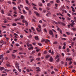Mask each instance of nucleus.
I'll use <instances>...</instances> for the list:
<instances>
[{
	"instance_id": "obj_19",
	"label": "nucleus",
	"mask_w": 76,
	"mask_h": 76,
	"mask_svg": "<svg viewBox=\"0 0 76 76\" xmlns=\"http://www.w3.org/2000/svg\"><path fill=\"white\" fill-rule=\"evenodd\" d=\"M58 24H59V25H61L62 22H61L59 21H58Z\"/></svg>"
},
{
	"instance_id": "obj_25",
	"label": "nucleus",
	"mask_w": 76,
	"mask_h": 76,
	"mask_svg": "<svg viewBox=\"0 0 76 76\" xmlns=\"http://www.w3.org/2000/svg\"><path fill=\"white\" fill-rule=\"evenodd\" d=\"M28 37L29 38H31L32 37V35H31V34H30L29 36H28Z\"/></svg>"
},
{
	"instance_id": "obj_59",
	"label": "nucleus",
	"mask_w": 76,
	"mask_h": 76,
	"mask_svg": "<svg viewBox=\"0 0 76 76\" xmlns=\"http://www.w3.org/2000/svg\"><path fill=\"white\" fill-rule=\"evenodd\" d=\"M0 57H1L2 58H3V55H0Z\"/></svg>"
},
{
	"instance_id": "obj_36",
	"label": "nucleus",
	"mask_w": 76,
	"mask_h": 76,
	"mask_svg": "<svg viewBox=\"0 0 76 76\" xmlns=\"http://www.w3.org/2000/svg\"><path fill=\"white\" fill-rule=\"evenodd\" d=\"M7 16H11V15L10 13L7 14Z\"/></svg>"
},
{
	"instance_id": "obj_38",
	"label": "nucleus",
	"mask_w": 76,
	"mask_h": 76,
	"mask_svg": "<svg viewBox=\"0 0 76 76\" xmlns=\"http://www.w3.org/2000/svg\"><path fill=\"white\" fill-rule=\"evenodd\" d=\"M51 55L52 56H53L54 55V52L53 51V50H52L51 52Z\"/></svg>"
},
{
	"instance_id": "obj_61",
	"label": "nucleus",
	"mask_w": 76,
	"mask_h": 76,
	"mask_svg": "<svg viewBox=\"0 0 76 76\" xmlns=\"http://www.w3.org/2000/svg\"><path fill=\"white\" fill-rule=\"evenodd\" d=\"M19 50H20V51H22V50H23V49H22V48H19Z\"/></svg>"
},
{
	"instance_id": "obj_55",
	"label": "nucleus",
	"mask_w": 76,
	"mask_h": 76,
	"mask_svg": "<svg viewBox=\"0 0 76 76\" xmlns=\"http://www.w3.org/2000/svg\"><path fill=\"white\" fill-rule=\"evenodd\" d=\"M2 26L3 28H6V26Z\"/></svg>"
},
{
	"instance_id": "obj_3",
	"label": "nucleus",
	"mask_w": 76,
	"mask_h": 76,
	"mask_svg": "<svg viewBox=\"0 0 76 76\" xmlns=\"http://www.w3.org/2000/svg\"><path fill=\"white\" fill-rule=\"evenodd\" d=\"M71 23H70L69 25L71 26V27H73V26L75 25V23L74 22V21L73 20H72L71 21Z\"/></svg>"
},
{
	"instance_id": "obj_7",
	"label": "nucleus",
	"mask_w": 76,
	"mask_h": 76,
	"mask_svg": "<svg viewBox=\"0 0 76 76\" xmlns=\"http://www.w3.org/2000/svg\"><path fill=\"white\" fill-rule=\"evenodd\" d=\"M36 69H37V70H36L37 72H39L41 71V70H40V68L37 67L36 68Z\"/></svg>"
},
{
	"instance_id": "obj_54",
	"label": "nucleus",
	"mask_w": 76,
	"mask_h": 76,
	"mask_svg": "<svg viewBox=\"0 0 76 76\" xmlns=\"http://www.w3.org/2000/svg\"><path fill=\"white\" fill-rule=\"evenodd\" d=\"M38 27L40 28V29H41V25H39L38 26Z\"/></svg>"
},
{
	"instance_id": "obj_57",
	"label": "nucleus",
	"mask_w": 76,
	"mask_h": 76,
	"mask_svg": "<svg viewBox=\"0 0 76 76\" xmlns=\"http://www.w3.org/2000/svg\"><path fill=\"white\" fill-rule=\"evenodd\" d=\"M39 10H40V11H42V8H39Z\"/></svg>"
},
{
	"instance_id": "obj_33",
	"label": "nucleus",
	"mask_w": 76,
	"mask_h": 76,
	"mask_svg": "<svg viewBox=\"0 0 76 76\" xmlns=\"http://www.w3.org/2000/svg\"><path fill=\"white\" fill-rule=\"evenodd\" d=\"M26 0V2L27 3V4H28V3H29V1H28V0Z\"/></svg>"
},
{
	"instance_id": "obj_56",
	"label": "nucleus",
	"mask_w": 76,
	"mask_h": 76,
	"mask_svg": "<svg viewBox=\"0 0 76 76\" xmlns=\"http://www.w3.org/2000/svg\"><path fill=\"white\" fill-rule=\"evenodd\" d=\"M12 9L14 10H16V7H13Z\"/></svg>"
},
{
	"instance_id": "obj_29",
	"label": "nucleus",
	"mask_w": 76,
	"mask_h": 76,
	"mask_svg": "<svg viewBox=\"0 0 76 76\" xmlns=\"http://www.w3.org/2000/svg\"><path fill=\"white\" fill-rule=\"evenodd\" d=\"M33 8L34 9H35V10H37V7H33Z\"/></svg>"
},
{
	"instance_id": "obj_48",
	"label": "nucleus",
	"mask_w": 76,
	"mask_h": 76,
	"mask_svg": "<svg viewBox=\"0 0 76 76\" xmlns=\"http://www.w3.org/2000/svg\"><path fill=\"white\" fill-rule=\"evenodd\" d=\"M23 13L24 14H26V12L24 10H23Z\"/></svg>"
},
{
	"instance_id": "obj_4",
	"label": "nucleus",
	"mask_w": 76,
	"mask_h": 76,
	"mask_svg": "<svg viewBox=\"0 0 76 76\" xmlns=\"http://www.w3.org/2000/svg\"><path fill=\"white\" fill-rule=\"evenodd\" d=\"M15 65L17 69H19V64L18 63L17 61L15 62Z\"/></svg>"
},
{
	"instance_id": "obj_11",
	"label": "nucleus",
	"mask_w": 76,
	"mask_h": 76,
	"mask_svg": "<svg viewBox=\"0 0 76 76\" xmlns=\"http://www.w3.org/2000/svg\"><path fill=\"white\" fill-rule=\"evenodd\" d=\"M33 49H34V47H33L28 48V50H33Z\"/></svg>"
},
{
	"instance_id": "obj_15",
	"label": "nucleus",
	"mask_w": 76,
	"mask_h": 76,
	"mask_svg": "<svg viewBox=\"0 0 76 76\" xmlns=\"http://www.w3.org/2000/svg\"><path fill=\"white\" fill-rule=\"evenodd\" d=\"M50 57V55H48L46 56V57L47 58H48Z\"/></svg>"
},
{
	"instance_id": "obj_18",
	"label": "nucleus",
	"mask_w": 76,
	"mask_h": 76,
	"mask_svg": "<svg viewBox=\"0 0 76 76\" xmlns=\"http://www.w3.org/2000/svg\"><path fill=\"white\" fill-rule=\"evenodd\" d=\"M20 18H17L16 19H15V21H18V20H20Z\"/></svg>"
},
{
	"instance_id": "obj_16",
	"label": "nucleus",
	"mask_w": 76,
	"mask_h": 76,
	"mask_svg": "<svg viewBox=\"0 0 76 76\" xmlns=\"http://www.w3.org/2000/svg\"><path fill=\"white\" fill-rule=\"evenodd\" d=\"M71 44H72L71 46L72 47H73V45H74L75 43L73 42H72L71 43Z\"/></svg>"
},
{
	"instance_id": "obj_1",
	"label": "nucleus",
	"mask_w": 76,
	"mask_h": 76,
	"mask_svg": "<svg viewBox=\"0 0 76 76\" xmlns=\"http://www.w3.org/2000/svg\"><path fill=\"white\" fill-rule=\"evenodd\" d=\"M44 41L45 42V43H46V44H48V42H50V40L48 39H46V40H44V39L42 40V41H41V42H44Z\"/></svg>"
},
{
	"instance_id": "obj_42",
	"label": "nucleus",
	"mask_w": 76,
	"mask_h": 76,
	"mask_svg": "<svg viewBox=\"0 0 76 76\" xmlns=\"http://www.w3.org/2000/svg\"><path fill=\"white\" fill-rule=\"evenodd\" d=\"M25 23L26 26H28V22H27V21H26Z\"/></svg>"
},
{
	"instance_id": "obj_28",
	"label": "nucleus",
	"mask_w": 76,
	"mask_h": 76,
	"mask_svg": "<svg viewBox=\"0 0 76 76\" xmlns=\"http://www.w3.org/2000/svg\"><path fill=\"white\" fill-rule=\"evenodd\" d=\"M25 9L27 10H29V8L26 7H25Z\"/></svg>"
},
{
	"instance_id": "obj_2",
	"label": "nucleus",
	"mask_w": 76,
	"mask_h": 76,
	"mask_svg": "<svg viewBox=\"0 0 76 76\" xmlns=\"http://www.w3.org/2000/svg\"><path fill=\"white\" fill-rule=\"evenodd\" d=\"M49 33L50 35H52V37H54V34H53V31H52V30H49Z\"/></svg>"
},
{
	"instance_id": "obj_6",
	"label": "nucleus",
	"mask_w": 76,
	"mask_h": 76,
	"mask_svg": "<svg viewBox=\"0 0 76 76\" xmlns=\"http://www.w3.org/2000/svg\"><path fill=\"white\" fill-rule=\"evenodd\" d=\"M36 29L38 32H39L41 31V28H36Z\"/></svg>"
},
{
	"instance_id": "obj_37",
	"label": "nucleus",
	"mask_w": 76,
	"mask_h": 76,
	"mask_svg": "<svg viewBox=\"0 0 76 76\" xmlns=\"http://www.w3.org/2000/svg\"><path fill=\"white\" fill-rule=\"evenodd\" d=\"M61 25H62V26H65V24H64V23H63L62 22Z\"/></svg>"
},
{
	"instance_id": "obj_22",
	"label": "nucleus",
	"mask_w": 76,
	"mask_h": 76,
	"mask_svg": "<svg viewBox=\"0 0 76 76\" xmlns=\"http://www.w3.org/2000/svg\"><path fill=\"white\" fill-rule=\"evenodd\" d=\"M12 58H13V59L14 58H16V56L12 55Z\"/></svg>"
},
{
	"instance_id": "obj_24",
	"label": "nucleus",
	"mask_w": 76,
	"mask_h": 76,
	"mask_svg": "<svg viewBox=\"0 0 76 76\" xmlns=\"http://www.w3.org/2000/svg\"><path fill=\"white\" fill-rule=\"evenodd\" d=\"M58 58H59V56L57 55L56 56V57L55 58V59L56 60V59H57Z\"/></svg>"
},
{
	"instance_id": "obj_62",
	"label": "nucleus",
	"mask_w": 76,
	"mask_h": 76,
	"mask_svg": "<svg viewBox=\"0 0 76 76\" xmlns=\"http://www.w3.org/2000/svg\"><path fill=\"white\" fill-rule=\"evenodd\" d=\"M39 51V49H37L36 50V51L37 52H38Z\"/></svg>"
},
{
	"instance_id": "obj_32",
	"label": "nucleus",
	"mask_w": 76,
	"mask_h": 76,
	"mask_svg": "<svg viewBox=\"0 0 76 76\" xmlns=\"http://www.w3.org/2000/svg\"><path fill=\"white\" fill-rule=\"evenodd\" d=\"M38 45H39V46H42V44L41 43H38Z\"/></svg>"
},
{
	"instance_id": "obj_21",
	"label": "nucleus",
	"mask_w": 76,
	"mask_h": 76,
	"mask_svg": "<svg viewBox=\"0 0 76 76\" xmlns=\"http://www.w3.org/2000/svg\"><path fill=\"white\" fill-rule=\"evenodd\" d=\"M22 21L23 23H25L26 22V20L25 19H23L22 20Z\"/></svg>"
},
{
	"instance_id": "obj_41",
	"label": "nucleus",
	"mask_w": 76,
	"mask_h": 76,
	"mask_svg": "<svg viewBox=\"0 0 76 76\" xmlns=\"http://www.w3.org/2000/svg\"><path fill=\"white\" fill-rule=\"evenodd\" d=\"M17 24H19V25H22V23H21L17 22Z\"/></svg>"
},
{
	"instance_id": "obj_39",
	"label": "nucleus",
	"mask_w": 76,
	"mask_h": 76,
	"mask_svg": "<svg viewBox=\"0 0 76 76\" xmlns=\"http://www.w3.org/2000/svg\"><path fill=\"white\" fill-rule=\"evenodd\" d=\"M72 60V58H69V59H68V61H71Z\"/></svg>"
},
{
	"instance_id": "obj_31",
	"label": "nucleus",
	"mask_w": 76,
	"mask_h": 76,
	"mask_svg": "<svg viewBox=\"0 0 76 76\" xmlns=\"http://www.w3.org/2000/svg\"><path fill=\"white\" fill-rule=\"evenodd\" d=\"M36 60L37 61H39L40 60V58H37L36 59Z\"/></svg>"
},
{
	"instance_id": "obj_52",
	"label": "nucleus",
	"mask_w": 76,
	"mask_h": 76,
	"mask_svg": "<svg viewBox=\"0 0 76 76\" xmlns=\"http://www.w3.org/2000/svg\"><path fill=\"white\" fill-rule=\"evenodd\" d=\"M44 31L45 32H46V33H47V31L46 29H44Z\"/></svg>"
},
{
	"instance_id": "obj_34",
	"label": "nucleus",
	"mask_w": 76,
	"mask_h": 76,
	"mask_svg": "<svg viewBox=\"0 0 76 76\" xmlns=\"http://www.w3.org/2000/svg\"><path fill=\"white\" fill-rule=\"evenodd\" d=\"M39 6L41 7L42 6V4H41V3H39Z\"/></svg>"
},
{
	"instance_id": "obj_5",
	"label": "nucleus",
	"mask_w": 76,
	"mask_h": 76,
	"mask_svg": "<svg viewBox=\"0 0 76 76\" xmlns=\"http://www.w3.org/2000/svg\"><path fill=\"white\" fill-rule=\"evenodd\" d=\"M4 41L3 40H1L0 42V45H2L4 44Z\"/></svg>"
},
{
	"instance_id": "obj_26",
	"label": "nucleus",
	"mask_w": 76,
	"mask_h": 76,
	"mask_svg": "<svg viewBox=\"0 0 76 76\" xmlns=\"http://www.w3.org/2000/svg\"><path fill=\"white\" fill-rule=\"evenodd\" d=\"M21 18L22 19H24V16L23 15H21Z\"/></svg>"
},
{
	"instance_id": "obj_45",
	"label": "nucleus",
	"mask_w": 76,
	"mask_h": 76,
	"mask_svg": "<svg viewBox=\"0 0 76 76\" xmlns=\"http://www.w3.org/2000/svg\"><path fill=\"white\" fill-rule=\"evenodd\" d=\"M42 20L44 21V22H47V21L44 19V18L42 19Z\"/></svg>"
},
{
	"instance_id": "obj_51",
	"label": "nucleus",
	"mask_w": 76,
	"mask_h": 76,
	"mask_svg": "<svg viewBox=\"0 0 76 76\" xmlns=\"http://www.w3.org/2000/svg\"><path fill=\"white\" fill-rule=\"evenodd\" d=\"M14 13H15V14H17V13L16 12V10H15L14 12Z\"/></svg>"
},
{
	"instance_id": "obj_58",
	"label": "nucleus",
	"mask_w": 76,
	"mask_h": 76,
	"mask_svg": "<svg viewBox=\"0 0 76 76\" xmlns=\"http://www.w3.org/2000/svg\"><path fill=\"white\" fill-rule=\"evenodd\" d=\"M18 9L19 10L21 11V9H20V7L19 6L18 7Z\"/></svg>"
},
{
	"instance_id": "obj_14",
	"label": "nucleus",
	"mask_w": 76,
	"mask_h": 76,
	"mask_svg": "<svg viewBox=\"0 0 76 76\" xmlns=\"http://www.w3.org/2000/svg\"><path fill=\"white\" fill-rule=\"evenodd\" d=\"M47 6L48 7H51V4L50 3H48L47 4Z\"/></svg>"
},
{
	"instance_id": "obj_13",
	"label": "nucleus",
	"mask_w": 76,
	"mask_h": 76,
	"mask_svg": "<svg viewBox=\"0 0 76 76\" xmlns=\"http://www.w3.org/2000/svg\"><path fill=\"white\" fill-rule=\"evenodd\" d=\"M4 69V68L3 67H0V70H3Z\"/></svg>"
},
{
	"instance_id": "obj_40",
	"label": "nucleus",
	"mask_w": 76,
	"mask_h": 76,
	"mask_svg": "<svg viewBox=\"0 0 76 76\" xmlns=\"http://www.w3.org/2000/svg\"><path fill=\"white\" fill-rule=\"evenodd\" d=\"M1 13H2V14H4V11H3V10H1Z\"/></svg>"
},
{
	"instance_id": "obj_44",
	"label": "nucleus",
	"mask_w": 76,
	"mask_h": 76,
	"mask_svg": "<svg viewBox=\"0 0 76 76\" xmlns=\"http://www.w3.org/2000/svg\"><path fill=\"white\" fill-rule=\"evenodd\" d=\"M31 30H32L33 31H35V29H34V27H32L31 28Z\"/></svg>"
},
{
	"instance_id": "obj_64",
	"label": "nucleus",
	"mask_w": 76,
	"mask_h": 76,
	"mask_svg": "<svg viewBox=\"0 0 76 76\" xmlns=\"http://www.w3.org/2000/svg\"><path fill=\"white\" fill-rule=\"evenodd\" d=\"M7 3H8V4H11V2L10 1H8Z\"/></svg>"
},
{
	"instance_id": "obj_35",
	"label": "nucleus",
	"mask_w": 76,
	"mask_h": 76,
	"mask_svg": "<svg viewBox=\"0 0 76 76\" xmlns=\"http://www.w3.org/2000/svg\"><path fill=\"white\" fill-rule=\"evenodd\" d=\"M50 3H51V4H53V3H54V1H50Z\"/></svg>"
},
{
	"instance_id": "obj_8",
	"label": "nucleus",
	"mask_w": 76,
	"mask_h": 76,
	"mask_svg": "<svg viewBox=\"0 0 76 76\" xmlns=\"http://www.w3.org/2000/svg\"><path fill=\"white\" fill-rule=\"evenodd\" d=\"M34 38L35 39H36V40H37V41H38V40H39V39L38 38V36H35Z\"/></svg>"
},
{
	"instance_id": "obj_9",
	"label": "nucleus",
	"mask_w": 76,
	"mask_h": 76,
	"mask_svg": "<svg viewBox=\"0 0 76 76\" xmlns=\"http://www.w3.org/2000/svg\"><path fill=\"white\" fill-rule=\"evenodd\" d=\"M53 60V58H52V57H50V60H49L50 61V62H52Z\"/></svg>"
},
{
	"instance_id": "obj_63",
	"label": "nucleus",
	"mask_w": 76,
	"mask_h": 76,
	"mask_svg": "<svg viewBox=\"0 0 76 76\" xmlns=\"http://www.w3.org/2000/svg\"><path fill=\"white\" fill-rule=\"evenodd\" d=\"M46 24H43V27H45V26Z\"/></svg>"
},
{
	"instance_id": "obj_53",
	"label": "nucleus",
	"mask_w": 76,
	"mask_h": 76,
	"mask_svg": "<svg viewBox=\"0 0 76 76\" xmlns=\"http://www.w3.org/2000/svg\"><path fill=\"white\" fill-rule=\"evenodd\" d=\"M12 26H16V24L14 23L12 24Z\"/></svg>"
},
{
	"instance_id": "obj_27",
	"label": "nucleus",
	"mask_w": 76,
	"mask_h": 76,
	"mask_svg": "<svg viewBox=\"0 0 76 76\" xmlns=\"http://www.w3.org/2000/svg\"><path fill=\"white\" fill-rule=\"evenodd\" d=\"M6 66H7V67H10V65L7 64H6Z\"/></svg>"
},
{
	"instance_id": "obj_46",
	"label": "nucleus",
	"mask_w": 76,
	"mask_h": 76,
	"mask_svg": "<svg viewBox=\"0 0 76 76\" xmlns=\"http://www.w3.org/2000/svg\"><path fill=\"white\" fill-rule=\"evenodd\" d=\"M62 40H64V41H65L66 40V39L65 38H62Z\"/></svg>"
},
{
	"instance_id": "obj_50",
	"label": "nucleus",
	"mask_w": 76,
	"mask_h": 76,
	"mask_svg": "<svg viewBox=\"0 0 76 76\" xmlns=\"http://www.w3.org/2000/svg\"><path fill=\"white\" fill-rule=\"evenodd\" d=\"M65 65L66 66H67V62H65Z\"/></svg>"
},
{
	"instance_id": "obj_47",
	"label": "nucleus",
	"mask_w": 76,
	"mask_h": 76,
	"mask_svg": "<svg viewBox=\"0 0 76 76\" xmlns=\"http://www.w3.org/2000/svg\"><path fill=\"white\" fill-rule=\"evenodd\" d=\"M60 1L59 0H56V3H60Z\"/></svg>"
},
{
	"instance_id": "obj_23",
	"label": "nucleus",
	"mask_w": 76,
	"mask_h": 76,
	"mask_svg": "<svg viewBox=\"0 0 76 76\" xmlns=\"http://www.w3.org/2000/svg\"><path fill=\"white\" fill-rule=\"evenodd\" d=\"M59 61H60V58H58V59L56 60V61L57 63H58Z\"/></svg>"
},
{
	"instance_id": "obj_30",
	"label": "nucleus",
	"mask_w": 76,
	"mask_h": 76,
	"mask_svg": "<svg viewBox=\"0 0 76 76\" xmlns=\"http://www.w3.org/2000/svg\"><path fill=\"white\" fill-rule=\"evenodd\" d=\"M58 44L57 42L56 41H55L53 42V44L56 45V44Z\"/></svg>"
},
{
	"instance_id": "obj_43",
	"label": "nucleus",
	"mask_w": 76,
	"mask_h": 76,
	"mask_svg": "<svg viewBox=\"0 0 76 76\" xmlns=\"http://www.w3.org/2000/svg\"><path fill=\"white\" fill-rule=\"evenodd\" d=\"M72 29H73V30L74 31H76V28H72Z\"/></svg>"
},
{
	"instance_id": "obj_20",
	"label": "nucleus",
	"mask_w": 76,
	"mask_h": 76,
	"mask_svg": "<svg viewBox=\"0 0 76 76\" xmlns=\"http://www.w3.org/2000/svg\"><path fill=\"white\" fill-rule=\"evenodd\" d=\"M7 74L6 73L5 74H3L1 75L2 76H7Z\"/></svg>"
},
{
	"instance_id": "obj_12",
	"label": "nucleus",
	"mask_w": 76,
	"mask_h": 76,
	"mask_svg": "<svg viewBox=\"0 0 76 76\" xmlns=\"http://www.w3.org/2000/svg\"><path fill=\"white\" fill-rule=\"evenodd\" d=\"M52 23H55V24H56V25H57L58 24L57 23L54 21H52Z\"/></svg>"
},
{
	"instance_id": "obj_10",
	"label": "nucleus",
	"mask_w": 76,
	"mask_h": 76,
	"mask_svg": "<svg viewBox=\"0 0 76 76\" xmlns=\"http://www.w3.org/2000/svg\"><path fill=\"white\" fill-rule=\"evenodd\" d=\"M34 13H35V14H36L37 16H39V13H38V12H34Z\"/></svg>"
},
{
	"instance_id": "obj_49",
	"label": "nucleus",
	"mask_w": 76,
	"mask_h": 76,
	"mask_svg": "<svg viewBox=\"0 0 76 76\" xmlns=\"http://www.w3.org/2000/svg\"><path fill=\"white\" fill-rule=\"evenodd\" d=\"M66 34H67V35H70V33L69 32H66Z\"/></svg>"
},
{
	"instance_id": "obj_17",
	"label": "nucleus",
	"mask_w": 76,
	"mask_h": 76,
	"mask_svg": "<svg viewBox=\"0 0 76 76\" xmlns=\"http://www.w3.org/2000/svg\"><path fill=\"white\" fill-rule=\"evenodd\" d=\"M66 51L67 53H69L70 51V49L69 48H67L66 49Z\"/></svg>"
},
{
	"instance_id": "obj_60",
	"label": "nucleus",
	"mask_w": 76,
	"mask_h": 76,
	"mask_svg": "<svg viewBox=\"0 0 76 76\" xmlns=\"http://www.w3.org/2000/svg\"><path fill=\"white\" fill-rule=\"evenodd\" d=\"M55 38H57V35H55Z\"/></svg>"
}]
</instances>
